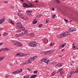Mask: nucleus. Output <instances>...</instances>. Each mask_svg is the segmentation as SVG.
Wrapping results in <instances>:
<instances>
[{
  "mask_svg": "<svg viewBox=\"0 0 78 78\" xmlns=\"http://www.w3.org/2000/svg\"><path fill=\"white\" fill-rule=\"evenodd\" d=\"M44 58H42V59L41 60V62H43V61H44Z\"/></svg>",
  "mask_w": 78,
  "mask_h": 78,
  "instance_id": "nucleus-45",
  "label": "nucleus"
},
{
  "mask_svg": "<svg viewBox=\"0 0 78 78\" xmlns=\"http://www.w3.org/2000/svg\"><path fill=\"white\" fill-rule=\"evenodd\" d=\"M49 21V20H48V19H47L46 21V23H48Z\"/></svg>",
  "mask_w": 78,
  "mask_h": 78,
  "instance_id": "nucleus-36",
  "label": "nucleus"
},
{
  "mask_svg": "<svg viewBox=\"0 0 78 78\" xmlns=\"http://www.w3.org/2000/svg\"><path fill=\"white\" fill-rule=\"evenodd\" d=\"M76 29L75 28H73V29L72 30H71L70 28L69 29L70 32H73V31H76Z\"/></svg>",
  "mask_w": 78,
  "mask_h": 78,
  "instance_id": "nucleus-18",
  "label": "nucleus"
},
{
  "mask_svg": "<svg viewBox=\"0 0 78 78\" xmlns=\"http://www.w3.org/2000/svg\"><path fill=\"white\" fill-rule=\"evenodd\" d=\"M35 2H36V3H37L38 1H35Z\"/></svg>",
  "mask_w": 78,
  "mask_h": 78,
  "instance_id": "nucleus-59",
  "label": "nucleus"
},
{
  "mask_svg": "<svg viewBox=\"0 0 78 78\" xmlns=\"http://www.w3.org/2000/svg\"><path fill=\"white\" fill-rule=\"evenodd\" d=\"M37 76V75H32L30 76V78H34Z\"/></svg>",
  "mask_w": 78,
  "mask_h": 78,
  "instance_id": "nucleus-15",
  "label": "nucleus"
},
{
  "mask_svg": "<svg viewBox=\"0 0 78 78\" xmlns=\"http://www.w3.org/2000/svg\"><path fill=\"white\" fill-rule=\"evenodd\" d=\"M78 71L77 70H76L74 72V73H77V72H78Z\"/></svg>",
  "mask_w": 78,
  "mask_h": 78,
  "instance_id": "nucleus-46",
  "label": "nucleus"
},
{
  "mask_svg": "<svg viewBox=\"0 0 78 78\" xmlns=\"http://www.w3.org/2000/svg\"><path fill=\"white\" fill-rule=\"evenodd\" d=\"M41 16H42V15H38V17H41Z\"/></svg>",
  "mask_w": 78,
  "mask_h": 78,
  "instance_id": "nucleus-54",
  "label": "nucleus"
},
{
  "mask_svg": "<svg viewBox=\"0 0 78 78\" xmlns=\"http://www.w3.org/2000/svg\"><path fill=\"white\" fill-rule=\"evenodd\" d=\"M8 3V2H4V3Z\"/></svg>",
  "mask_w": 78,
  "mask_h": 78,
  "instance_id": "nucleus-58",
  "label": "nucleus"
},
{
  "mask_svg": "<svg viewBox=\"0 0 78 78\" xmlns=\"http://www.w3.org/2000/svg\"><path fill=\"white\" fill-rule=\"evenodd\" d=\"M29 5H30L31 6H34V5H33L32 3H29Z\"/></svg>",
  "mask_w": 78,
  "mask_h": 78,
  "instance_id": "nucleus-39",
  "label": "nucleus"
},
{
  "mask_svg": "<svg viewBox=\"0 0 78 78\" xmlns=\"http://www.w3.org/2000/svg\"><path fill=\"white\" fill-rule=\"evenodd\" d=\"M63 33H64L66 36H69V35H70V34L69 33V31H67L66 32Z\"/></svg>",
  "mask_w": 78,
  "mask_h": 78,
  "instance_id": "nucleus-14",
  "label": "nucleus"
},
{
  "mask_svg": "<svg viewBox=\"0 0 78 78\" xmlns=\"http://www.w3.org/2000/svg\"><path fill=\"white\" fill-rule=\"evenodd\" d=\"M8 34V33H5L3 34V36H7Z\"/></svg>",
  "mask_w": 78,
  "mask_h": 78,
  "instance_id": "nucleus-25",
  "label": "nucleus"
},
{
  "mask_svg": "<svg viewBox=\"0 0 78 78\" xmlns=\"http://www.w3.org/2000/svg\"><path fill=\"white\" fill-rule=\"evenodd\" d=\"M26 13H32V11H26Z\"/></svg>",
  "mask_w": 78,
  "mask_h": 78,
  "instance_id": "nucleus-28",
  "label": "nucleus"
},
{
  "mask_svg": "<svg viewBox=\"0 0 78 78\" xmlns=\"http://www.w3.org/2000/svg\"><path fill=\"white\" fill-rule=\"evenodd\" d=\"M72 63H74V62L72 61Z\"/></svg>",
  "mask_w": 78,
  "mask_h": 78,
  "instance_id": "nucleus-63",
  "label": "nucleus"
},
{
  "mask_svg": "<svg viewBox=\"0 0 78 78\" xmlns=\"http://www.w3.org/2000/svg\"><path fill=\"white\" fill-rule=\"evenodd\" d=\"M18 12H21V11L20 10H18Z\"/></svg>",
  "mask_w": 78,
  "mask_h": 78,
  "instance_id": "nucleus-55",
  "label": "nucleus"
},
{
  "mask_svg": "<svg viewBox=\"0 0 78 78\" xmlns=\"http://www.w3.org/2000/svg\"><path fill=\"white\" fill-rule=\"evenodd\" d=\"M62 66V64H61V63H60L56 65V66H57V67H58V66Z\"/></svg>",
  "mask_w": 78,
  "mask_h": 78,
  "instance_id": "nucleus-20",
  "label": "nucleus"
},
{
  "mask_svg": "<svg viewBox=\"0 0 78 78\" xmlns=\"http://www.w3.org/2000/svg\"><path fill=\"white\" fill-rule=\"evenodd\" d=\"M1 50H3V51H5V48H2V49Z\"/></svg>",
  "mask_w": 78,
  "mask_h": 78,
  "instance_id": "nucleus-51",
  "label": "nucleus"
},
{
  "mask_svg": "<svg viewBox=\"0 0 78 78\" xmlns=\"http://www.w3.org/2000/svg\"><path fill=\"white\" fill-rule=\"evenodd\" d=\"M35 34L34 33H31L30 34V36L31 37H34Z\"/></svg>",
  "mask_w": 78,
  "mask_h": 78,
  "instance_id": "nucleus-17",
  "label": "nucleus"
},
{
  "mask_svg": "<svg viewBox=\"0 0 78 78\" xmlns=\"http://www.w3.org/2000/svg\"><path fill=\"white\" fill-rule=\"evenodd\" d=\"M19 29V30H22V31H25V28L23 26H22L21 27H20V29Z\"/></svg>",
  "mask_w": 78,
  "mask_h": 78,
  "instance_id": "nucleus-11",
  "label": "nucleus"
},
{
  "mask_svg": "<svg viewBox=\"0 0 78 78\" xmlns=\"http://www.w3.org/2000/svg\"><path fill=\"white\" fill-rule=\"evenodd\" d=\"M22 69H19V70L14 71V72H13L12 73L13 74H17V73H20V72H22Z\"/></svg>",
  "mask_w": 78,
  "mask_h": 78,
  "instance_id": "nucleus-7",
  "label": "nucleus"
},
{
  "mask_svg": "<svg viewBox=\"0 0 78 78\" xmlns=\"http://www.w3.org/2000/svg\"><path fill=\"white\" fill-rule=\"evenodd\" d=\"M5 19L3 18L1 19L0 20V24H2V23L3 22H5Z\"/></svg>",
  "mask_w": 78,
  "mask_h": 78,
  "instance_id": "nucleus-13",
  "label": "nucleus"
},
{
  "mask_svg": "<svg viewBox=\"0 0 78 78\" xmlns=\"http://www.w3.org/2000/svg\"><path fill=\"white\" fill-rule=\"evenodd\" d=\"M52 11H55V9H54V8H53V7H52Z\"/></svg>",
  "mask_w": 78,
  "mask_h": 78,
  "instance_id": "nucleus-41",
  "label": "nucleus"
},
{
  "mask_svg": "<svg viewBox=\"0 0 78 78\" xmlns=\"http://www.w3.org/2000/svg\"><path fill=\"white\" fill-rule=\"evenodd\" d=\"M29 54H20L19 53H17L16 55V56H19V57H20V56H28V55H29Z\"/></svg>",
  "mask_w": 78,
  "mask_h": 78,
  "instance_id": "nucleus-4",
  "label": "nucleus"
},
{
  "mask_svg": "<svg viewBox=\"0 0 78 78\" xmlns=\"http://www.w3.org/2000/svg\"><path fill=\"white\" fill-rule=\"evenodd\" d=\"M33 58H34V59H36L37 58V56H34L33 57Z\"/></svg>",
  "mask_w": 78,
  "mask_h": 78,
  "instance_id": "nucleus-33",
  "label": "nucleus"
},
{
  "mask_svg": "<svg viewBox=\"0 0 78 78\" xmlns=\"http://www.w3.org/2000/svg\"><path fill=\"white\" fill-rule=\"evenodd\" d=\"M64 50H65V49H63L61 50V51H64Z\"/></svg>",
  "mask_w": 78,
  "mask_h": 78,
  "instance_id": "nucleus-47",
  "label": "nucleus"
},
{
  "mask_svg": "<svg viewBox=\"0 0 78 78\" xmlns=\"http://www.w3.org/2000/svg\"><path fill=\"white\" fill-rule=\"evenodd\" d=\"M24 31V32H23L21 33L22 36H27V35H28V33H27V32L26 30Z\"/></svg>",
  "mask_w": 78,
  "mask_h": 78,
  "instance_id": "nucleus-10",
  "label": "nucleus"
},
{
  "mask_svg": "<svg viewBox=\"0 0 78 78\" xmlns=\"http://www.w3.org/2000/svg\"><path fill=\"white\" fill-rule=\"evenodd\" d=\"M53 62H52L50 63V65H51V66L52 65H53Z\"/></svg>",
  "mask_w": 78,
  "mask_h": 78,
  "instance_id": "nucleus-42",
  "label": "nucleus"
},
{
  "mask_svg": "<svg viewBox=\"0 0 78 78\" xmlns=\"http://www.w3.org/2000/svg\"><path fill=\"white\" fill-rule=\"evenodd\" d=\"M17 15H18V16H19L20 17L22 18L23 19H24V17H23V14H22V13H17Z\"/></svg>",
  "mask_w": 78,
  "mask_h": 78,
  "instance_id": "nucleus-9",
  "label": "nucleus"
},
{
  "mask_svg": "<svg viewBox=\"0 0 78 78\" xmlns=\"http://www.w3.org/2000/svg\"><path fill=\"white\" fill-rule=\"evenodd\" d=\"M64 20L66 22H68V20H66V19H65Z\"/></svg>",
  "mask_w": 78,
  "mask_h": 78,
  "instance_id": "nucleus-43",
  "label": "nucleus"
},
{
  "mask_svg": "<svg viewBox=\"0 0 78 78\" xmlns=\"http://www.w3.org/2000/svg\"><path fill=\"white\" fill-rule=\"evenodd\" d=\"M37 73V71H34V73Z\"/></svg>",
  "mask_w": 78,
  "mask_h": 78,
  "instance_id": "nucleus-37",
  "label": "nucleus"
},
{
  "mask_svg": "<svg viewBox=\"0 0 78 78\" xmlns=\"http://www.w3.org/2000/svg\"><path fill=\"white\" fill-rule=\"evenodd\" d=\"M11 23L12 24V25H14V23H13V22H12L11 21Z\"/></svg>",
  "mask_w": 78,
  "mask_h": 78,
  "instance_id": "nucleus-49",
  "label": "nucleus"
},
{
  "mask_svg": "<svg viewBox=\"0 0 78 78\" xmlns=\"http://www.w3.org/2000/svg\"><path fill=\"white\" fill-rule=\"evenodd\" d=\"M43 59L44 60V62H45V63H46V61H47V58H43Z\"/></svg>",
  "mask_w": 78,
  "mask_h": 78,
  "instance_id": "nucleus-30",
  "label": "nucleus"
},
{
  "mask_svg": "<svg viewBox=\"0 0 78 78\" xmlns=\"http://www.w3.org/2000/svg\"><path fill=\"white\" fill-rule=\"evenodd\" d=\"M27 76H28L29 78H30V76H29V75H27Z\"/></svg>",
  "mask_w": 78,
  "mask_h": 78,
  "instance_id": "nucleus-56",
  "label": "nucleus"
},
{
  "mask_svg": "<svg viewBox=\"0 0 78 78\" xmlns=\"http://www.w3.org/2000/svg\"><path fill=\"white\" fill-rule=\"evenodd\" d=\"M48 53H50L51 54V53H53L54 51L52 50H49L47 51Z\"/></svg>",
  "mask_w": 78,
  "mask_h": 78,
  "instance_id": "nucleus-16",
  "label": "nucleus"
},
{
  "mask_svg": "<svg viewBox=\"0 0 78 78\" xmlns=\"http://www.w3.org/2000/svg\"><path fill=\"white\" fill-rule=\"evenodd\" d=\"M66 45V43L64 44H62V46H61L60 47L62 48H64V46Z\"/></svg>",
  "mask_w": 78,
  "mask_h": 78,
  "instance_id": "nucleus-24",
  "label": "nucleus"
},
{
  "mask_svg": "<svg viewBox=\"0 0 78 78\" xmlns=\"http://www.w3.org/2000/svg\"><path fill=\"white\" fill-rule=\"evenodd\" d=\"M74 73V69H72V71L70 72V73L71 75H72V74H73V73Z\"/></svg>",
  "mask_w": 78,
  "mask_h": 78,
  "instance_id": "nucleus-26",
  "label": "nucleus"
},
{
  "mask_svg": "<svg viewBox=\"0 0 78 78\" xmlns=\"http://www.w3.org/2000/svg\"><path fill=\"white\" fill-rule=\"evenodd\" d=\"M3 45V43H0V46H1V45Z\"/></svg>",
  "mask_w": 78,
  "mask_h": 78,
  "instance_id": "nucleus-48",
  "label": "nucleus"
},
{
  "mask_svg": "<svg viewBox=\"0 0 78 78\" xmlns=\"http://www.w3.org/2000/svg\"><path fill=\"white\" fill-rule=\"evenodd\" d=\"M34 58L33 57H32L29 58L28 61V62H29V64H31V62H32L33 61H34Z\"/></svg>",
  "mask_w": 78,
  "mask_h": 78,
  "instance_id": "nucleus-8",
  "label": "nucleus"
},
{
  "mask_svg": "<svg viewBox=\"0 0 78 78\" xmlns=\"http://www.w3.org/2000/svg\"><path fill=\"white\" fill-rule=\"evenodd\" d=\"M27 70H28L29 71H30V70H31V69H29V68H27Z\"/></svg>",
  "mask_w": 78,
  "mask_h": 78,
  "instance_id": "nucleus-50",
  "label": "nucleus"
},
{
  "mask_svg": "<svg viewBox=\"0 0 78 78\" xmlns=\"http://www.w3.org/2000/svg\"><path fill=\"white\" fill-rule=\"evenodd\" d=\"M55 17H56V15H55V14H54L52 16V19H54V18H55Z\"/></svg>",
  "mask_w": 78,
  "mask_h": 78,
  "instance_id": "nucleus-32",
  "label": "nucleus"
},
{
  "mask_svg": "<svg viewBox=\"0 0 78 78\" xmlns=\"http://www.w3.org/2000/svg\"><path fill=\"white\" fill-rule=\"evenodd\" d=\"M49 61H50L49 59H48V60H47V62H46V64H48V62H49Z\"/></svg>",
  "mask_w": 78,
  "mask_h": 78,
  "instance_id": "nucleus-38",
  "label": "nucleus"
},
{
  "mask_svg": "<svg viewBox=\"0 0 78 78\" xmlns=\"http://www.w3.org/2000/svg\"><path fill=\"white\" fill-rule=\"evenodd\" d=\"M60 74H64V73L63 72H62V71L60 72Z\"/></svg>",
  "mask_w": 78,
  "mask_h": 78,
  "instance_id": "nucleus-40",
  "label": "nucleus"
},
{
  "mask_svg": "<svg viewBox=\"0 0 78 78\" xmlns=\"http://www.w3.org/2000/svg\"><path fill=\"white\" fill-rule=\"evenodd\" d=\"M11 42L14 44V45H16V46H18V47H22L23 46V45L20 42L16 41L15 40H12Z\"/></svg>",
  "mask_w": 78,
  "mask_h": 78,
  "instance_id": "nucleus-1",
  "label": "nucleus"
},
{
  "mask_svg": "<svg viewBox=\"0 0 78 78\" xmlns=\"http://www.w3.org/2000/svg\"><path fill=\"white\" fill-rule=\"evenodd\" d=\"M58 70L59 71V72H61V71H62V69H58Z\"/></svg>",
  "mask_w": 78,
  "mask_h": 78,
  "instance_id": "nucleus-44",
  "label": "nucleus"
},
{
  "mask_svg": "<svg viewBox=\"0 0 78 78\" xmlns=\"http://www.w3.org/2000/svg\"><path fill=\"white\" fill-rule=\"evenodd\" d=\"M59 70H58V71H57L56 72V73H59Z\"/></svg>",
  "mask_w": 78,
  "mask_h": 78,
  "instance_id": "nucleus-53",
  "label": "nucleus"
},
{
  "mask_svg": "<svg viewBox=\"0 0 78 78\" xmlns=\"http://www.w3.org/2000/svg\"><path fill=\"white\" fill-rule=\"evenodd\" d=\"M73 45H74V44H73Z\"/></svg>",
  "mask_w": 78,
  "mask_h": 78,
  "instance_id": "nucleus-64",
  "label": "nucleus"
},
{
  "mask_svg": "<svg viewBox=\"0 0 78 78\" xmlns=\"http://www.w3.org/2000/svg\"><path fill=\"white\" fill-rule=\"evenodd\" d=\"M29 45L30 47H37V42L35 41H31L29 44Z\"/></svg>",
  "mask_w": 78,
  "mask_h": 78,
  "instance_id": "nucleus-2",
  "label": "nucleus"
},
{
  "mask_svg": "<svg viewBox=\"0 0 78 78\" xmlns=\"http://www.w3.org/2000/svg\"><path fill=\"white\" fill-rule=\"evenodd\" d=\"M5 59V57L2 56L1 57H0V61H2V60H3V59Z\"/></svg>",
  "mask_w": 78,
  "mask_h": 78,
  "instance_id": "nucleus-22",
  "label": "nucleus"
},
{
  "mask_svg": "<svg viewBox=\"0 0 78 78\" xmlns=\"http://www.w3.org/2000/svg\"><path fill=\"white\" fill-rule=\"evenodd\" d=\"M55 44V43H54L53 42H51L50 43V47H52V46L53 45Z\"/></svg>",
  "mask_w": 78,
  "mask_h": 78,
  "instance_id": "nucleus-23",
  "label": "nucleus"
},
{
  "mask_svg": "<svg viewBox=\"0 0 78 78\" xmlns=\"http://www.w3.org/2000/svg\"><path fill=\"white\" fill-rule=\"evenodd\" d=\"M20 1H21V2H24V0H20Z\"/></svg>",
  "mask_w": 78,
  "mask_h": 78,
  "instance_id": "nucleus-57",
  "label": "nucleus"
},
{
  "mask_svg": "<svg viewBox=\"0 0 78 78\" xmlns=\"http://www.w3.org/2000/svg\"><path fill=\"white\" fill-rule=\"evenodd\" d=\"M11 49H8V48H4V51H9V50H10Z\"/></svg>",
  "mask_w": 78,
  "mask_h": 78,
  "instance_id": "nucleus-21",
  "label": "nucleus"
},
{
  "mask_svg": "<svg viewBox=\"0 0 78 78\" xmlns=\"http://www.w3.org/2000/svg\"><path fill=\"white\" fill-rule=\"evenodd\" d=\"M0 30H3V28H2V29H1V28H0Z\"/></svg>",
  "mask_w": 78,
  "mask_h": 78,
  "instance_id": "nucleus-62",
  "label": "nucleus"
},
{
  "mask_svg": "<svg viewBox=\"0 0 78 78\" xmlns=\"http://www.w3.org/2000/svg\"><path fill=\"white\" fill-rule=\"evenodd\" d=\"M33 24H36L37 23V20H36L35 19L34 20V21L32 22Z\"/></svg>",
  "mask_w": 78,
  "mask_h": 78,
  "instance_id": "nucleus-19",
  "label": "nucleus"
},
{
  "mask_svg": "<svg viewBox=\"0 0 78 78\" xmlns=\"http://www.w3.org/2000/svg\"><path fill=\"white\" fill-rule=\"evenodd\" d=\"M15 36L17 37H20V36H22V34L21 33L17 34H16Z\"/></svg>",
  "mask_w": 78,
  "mask_h": 78,
  "instance_id": "nucleus-12",
  "label": "nucleus"
},
{
  "mask_svg": "<svg viewBox=\"0 0 78 78\" xmlns=\"http://www.w3.org/2000/svg\"><path fill=\"white\" fill-rule=\"evenodd\" d=\"M73 48H75V46H73Z\"/></svg>",
  "mask_w": 78,
  "mask_h": 78,
  "instance_id": "nucleus-61",
  "label": "nucleus"
},
{
  "mask_svg": "<svg viewBox=\"0 0 78 78\" xmlns=\"http://www.w3.org/2000/svg\"><path fill=\"white\" fill-rule=\"evenodd\" d=\"M23 7L24 8H33V7L31 6H30L27 4L25 3L23 4Z\"/></svg>",
  "mask_w": 78,
  "mask_h": 78,
  "instance_id": "nucleus-5",
  "label": "nucleus"
},
{
  "mask_svg": "<svg viewBox=\"0 0 78 78\" xmlns=\"http://www.w3.org/2000/svg\"><path fill=\"white\" fill-rule=\"evenodd\" d=\"M55 2L59 4L60 3V1L59 0H56L55 1Z\"/></svg>",
  "mask_w": 78,
  "mask_h": 78,
  "instance_id": "nucleus-31",
  "label": "nucleus"
},
{
  "mask_svg": "<svg viewBox=\"0 0 78 78\" xmlns=\"http://www.w3.org/2000/svg\"><path fill=\"white\" fill-rule=\"evenodd\" d=\"M38 27H40V28H42V27H43V25H42V24H40Z\"/></svg>",
  "mask_w": 78,
  "mask_h": 78,
  "instance_id": "nucleus-29",
  "label": "nucleus"
},
{
  "mask_svg": "<svg viewBox=\"0 0 78 78\" xmlns=\"http://www.w3.org/2000/svg\"><path fill=\"white\" fill-rule=\"evenodd\" d=\"M27 14H28L29 15H31V13H26Z\"/></svg>",
  "mask_w": 78,
  "mask_h": 78,
  "instance_id": "nucleus-52",
  "label": "nucleus"
},
{
  "mask_svg": "<svg viewBox=\"0 0 78 78\" xmlns=\"http://www.w3.org/2000/svg\"><path fill=\"white\" fill-rule=\"evenodd\" d=\"M23 78H30V77H29L28 76V75H26V76H24Z\"/></svg>",
  "mask_w": 78,
  "mask_h": 78,
  "instance_id": "nucleus-35",
  "label": "nucleus"
},
{
  "mask_svg": "<svg viewBox=\"0 0 78 78\" xmlns=\"http://www.w3.org/2000/svg\"><path fill=\"white\" fill-rule=\"evenodd\" d=\"M72 77V75L69 76V78H70V77Z\"/></svg>",
  "mask_w": 78,
  "mask_h": 78,
  "instance_id": "nucleus-60",
  "label": "nucleus"
},
{
  "mask_svg": "<svg viewBox=\"0 0 78 78\" xmlns=\"http://www.w3.org/2000/svg\"><path fill=\"white\" fill-rule=\"evenodd\" d=\"M48 41L47 39H45L44 41V43H48Z\"/></svg>",
  "mask_w": 78,
  "mask_h": 78,
  "instance_id": "nucleus-27",
  "label": "nucleus"
},
{
  "mask_svg": "<svg viewBox=\"0 0 78 78\" xmlns=\"http://www.w3.org/2000/svg\"><path fill=\"white\" fill-rule=\"evenodd\" d=\"M24 20H28V18L27 17H26L25 18H24L23 19Z\"/></svg>",
  "mask_w": 78,
  "mask_h": 78,
  "instance_id": "nucleus-34",
  "label": "nucleus"
},
{
  "mask_svg": "<svg viewBox=\"0 0 78 78\" xmlns=\"http://www.w3.org/2000/svg\"><path fill=\"white\" fill-rule=\"evenodd\" d=\"M22 26V23L20 22H18L17 23L16 25V29H20V27Z\"/></svg>",
  "mask_w": 78,
  "mask_h": 78,
  "instance_id": "nucleus-3",
  "label": "nucleus"
},
{
  "mask_svg": "<svg viewBox=\"0 0 78 78\" xmlns=\"http://www.w3.org/2000/svg\"><path fill=\"white\" fill-rule=\"evenodd\" d=\"M57 37H60V38H64L66 37L64 33L59 34L57 36Z\"/></svg>",
  "mask_w": 78,
  "mask_h": 78,
  "instance_id": "nucleus-6",
  "label": "nucleus"
}]
</instances>
